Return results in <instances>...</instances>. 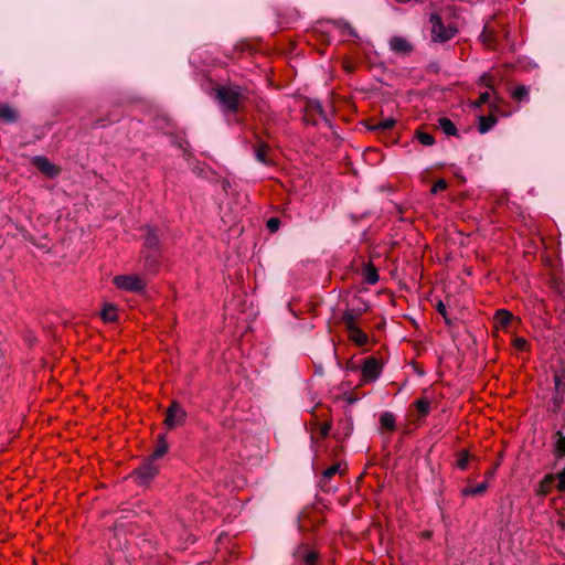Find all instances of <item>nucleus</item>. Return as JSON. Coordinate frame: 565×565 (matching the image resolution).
<instances>
[{
    "label": "nucleus",
    "mask_w": 565,
    "mask_h": 565,
    "mask_svg": "<svg viewBox=\"0 0 565 565\" xmlns=\"http://www.w3.org/2000/svg\"><path fill=\"white\" fill-rule=\"evenodd\" d=\"M215 97L224 113H238L247 100V90L241 86L222 85L215 89Z\"/></svg>",
    "instance_id": "obj_1"
},
{
    "label": "nucleus",
    "mask_w": 565,
    "mask_h": 565,
    "mask_svg": "<svg viewBox=\"0 0 565 565\" xmlns=\"http://www.w3.org/2000/svg\"><path fill=\"white\" fill-rule=\"evenodd\" d=\"M115 287L122 291L140 292L146 287V281L139 275H118L113 278Z\"/></svg>",
    "instance_id": "obj_2"
},
{
    "label": "nucleus",
    "mask_w": 565,
    "mask_h": 565,
    "mask_svg": "<svg viewBox=\"0 0 565 565\" xmlns=\"http://www.w3.org/2000/svg\"><path fill=\"white\" fill-rule=\"evenodd\" d=\"M431 39L435 42H446L452 39L457 33V28L452 24L444 25L441 18L437 14L430 15Z\"/></svg>",
    "instance_id": "obj_3"
},
{
    "label": "nucleus",
    "mask_w": 565,
    "mask_h": 565,
    "mask_svg": "<svg viewBox=\"0 0 565 565\" xmlns=\"http://www.w3.org/2000/svg\"><path fill=\"white\" fill-rule=\"evenodd\" d=\"M186 413L183 407L177 403L172 402L169 406L164 419V424L168 428H174L177 426L183 425L185 422Z\"/></svg>",
    "instance_id": "obj_4"
},
{
    "label": "nucleus",
    "mask_w": 565,
    "mask_h": 565,
    "mask_svg": "<svg viewBox=\"0 0 565 565\" xmlns=\"http://www.w3.org/2000/svg\"><path fill=\"white\" fill-rule=\"evenodd\" d=\"M294 556L302 565H316L319 558L318 552L308 544L297 546Z\"/></svg>",
    "instance_id": "obj_5"
},
{
    "label": "nucleus",
    "mask_w": 565,
    "mask_h": 565,
    "mask_svg": "<svg viewBox=\"0 0 565 565\" xmlns=\"http://www.w3.org/2000/svg\"><path fill=\"white\" fill-rule=\"evenodd\" d=\"M382 373V364L377 359L370 356L365 359L362 366V381L374 382Z\"/></svg>",
    "instance_id": "obj_6"
},
{
    "label": "nucleus",
    "mask_w": 565,
    "mask_h": 565,
    "mask_svg": "<svg viewBox=\"0 0 565 565\" xmlns=\"http://www.w3.org/2000/svg\"><path fill=\"white\" fill-rule=\"evenodd\" d=\"M388 45L392 52L401 56L409 55L414 50L412 42L399 35L392 36L388 41Z\"/></svg>",
    "instance_id": "obj_7"
},
{
    "label": "nucleus",
    "mask_w": 565,
    "mask_h": 565,
    "mask_svg": "<svg viewBox=\"0 0 565 565\" xmlns=\"http://www.w3.org/2000/svg\"><path fill=\"white\" fill-rule=\"evenodd\" d=\"M153 461L154 460L150 458V460L145 462L134 472V477L138 483L146 484L158 473V467L153 463Z\"/></svg>",
    "instance_id": "obj_8"
},
{
    "label": "nucleus",
    "mask_w": 565,
    "mask_h": 565,
    "mask_svg": "<svg viewBox=\"0 0 565 565\" xmlns=\"http://www.w3.org/2000/svg\"><path fill=\"white\" fill-rule=\"evenodd\" d=\"M32 163L47 178L54 179L56 178L61 169L52 163L47 158L42 156H36L32 159Z\"/></svg>",
    "instance_id": "obj_9"
},
{
    "label": "nucleus",
    "mask_w": 565,
    "mask_h": 565,
    "mask_svg": "<svg viewBox=\"0 0 565 565\" xmlns=\"http://www.w3.org/2000/svg\"><path fill=\"white\" fill-rule=\"evenodd\" d=\"M513 320L514 316L510 311L505 309H499L493 317L494 329L497 331L502 330L508 332V328Z\"/></svg>",
    "instance_id": "obj_10"
},
{
    "label": "nucleus",
    "mask_w": 565,
    "mask_h": 565,
    "mask_svg": "<svg viewBox=\"0 0 565 565\" xmlns=\"http://www.w3.org/2000/svg\"><path fill=\"white\" fill-rule=\"evenodd\" d=\"M481 43L488 49H495L497 35L495 30L491 23H486L480 34Z\"/></svg>",
    "instance_id": "obj_11"
},
{
    "label": "nucleus",
    "mask_w": 565,
    "mask_h": 565,
    "mask_svg": "<svg viewBox=\"0 0 565 565\" xmlns=\"http://www.w3.org/2000/svg\"><path fill=\"white\" fill-rule=\"evenodd\" d=\"M348 338L358 347H363L369 343V335L363 332L359 326L353 327L352 329L345 330Z\"/></svg>",
    "instance_id": "obj_12"
},
{
    "label": "nucleus",
    "mask_w": 565,
    "mask_h": 565,
    "mask_svg": "<svg viewBox=\"0 0 565 565\" xmlns=\"http://www.w3.org/2000/svg\"><path fill=\"white\" fill-rule=\"evenodd\" d=\"M555 482V475L548 473L546 475L540 482L536 493L539 495L545 497L551 493Z\"/></svg>",
    "instance_id": "obj_13"
},
{
    "label": "nucleus",
    "mask_w": 565,
    "mask_h": 565,
    "mask_svg": "<svg viewBox=\"0 0 565 565\" xmlns=\"http://www.w3.org/2000/svg\"><path fill=\"white\" fill-rule=\"evenodd\" d=\"M359 317L360 313L355 312L354 310H345L341 317V321L344 326V329L348 330L358 326Z\"/></svg>",
    "instance_id": "obj_14"
},
{
    "label": "nucleus",
    "mask_w": 565,
    "mask_h": 565,
    "mask_svg": "<svg viewBox=\"0 0 565 565\" xmlns=\"http://www.w3.org/2000/svg\"><path fill=\"white\" fill-rule=\"evenodd\" d=\"M497 122V118L492 115H489V116H481L479 118V127H478V130L481 132V134H486L487 131H489Z\"/></svg>",
    "instance_id": "obj_15"
},
{
    "label": "nucleus",
    "mask_w": 565,
    "mask_h": 565,
    "mask_svg": "<svg viewBox=\"0 0 565 565\" xmlns=\"http://www.w3.org/2000/svg\"><path fill=\"white\" fill-rule=\"evenodd\" d=\"M380 424L382 429L393 431L395 429V417L392 413H383L380 417Z\"/></svg>",
    "instance_id": "obj_16"
},
{
    "label": "nucleus",
    "mask_w": 565,
    "mask_h": 565,
    "mask_svg": "<svg viewBox=\"0 0 565 565\" xmlns=\"http://www.w3.org/2000/svg\"><path fill=\"white\" fill-rule=\"evenodd\" d=\"M489 487L488 481L481 482L476 487H466L462 489L461 493L462 495H480L487 491Z\"/></svg>",
    "instance_id": "obj_17"
},
{
    "label": "nucleus",
    "mask_w": 565,
    "mask_h": 565,
    "mask_svg": "<svg viewBox=\"0 0 565 565\" xmlns=\"http://www.w3.org/2000/svg\"><path fill=\"white\" fill-rule=\"evenodd\" d=\"M0 120H2L4 122L15 121L17 120L15 110L8 105H1L0 106Z\"/></svg>",
    "instance_id": "obj_18"
},
{
    "label": "nucleus",
    "mask_w": 565,
    "mask_h": 565,
    "mask_svg": "<svg viewBox=\"0 0 565 565\" xmlns=\"http://www.w3.org/2000/svg\"><path fill=\"white\" fill-rule=\"evenodd\" d=\"M530 89L525 85L516 86L512 92L511 96L516 102H526L529 99Z\"/></svg>",
    "instance_id": "obj_19"
},
{
    "label": "nucleus",
    "mask_w": 565,
    "mask_h": 565,
    "mask_svg": "<svg viewBox=\"0 0 565 565\" xmlns=\"http://www.w3.org/2000/svg\"><path fill=\"white\" fill-rule=\"evenodd\" d=\"M438 125L440 129L448 136H455L457 134L455 124L447 117L439 118Z\"/></svg>",
    "instance_id": "obj_20"
},
{
    "label": "nucleus",
    "mask_w": 565,
    "mask_h": 565,
    "mask_svg": "<svg viewBox=\"0 0 565 565\" xmlns=\"http://www.w3.org/2000/svg\"><path fill=\"white\" fill-rule=\"evenodd\" d=\"M554 385L557 395H563L565 392V370L555 372Z\"/></svg>",
    "instance_id": "obj_21"
},
{
    "label": "nucleus",
    "mask_w": 565,
    "mask_h": 565,
    "mask_svg": "<svg viewBox=\"0 0 565 565\" xmlns=\"http://www.w3.org/2000/svg\"><path fill=\"white\" fill-rule=\"evenodd\" d=\"M100 317L106 322H114L117 320V308L113 305H106L102 312Z\"/></svg>",
    "instance_id": "obj_22"
},
{
    "label": "nucleus",
    "mask_w": 565,
    "mask_h": 565,
    "mask_svg": "<svg viewBox=\"0 0 565 565\" xmlns=\"http://www.w3.org/2000/svg\"><path fill=\"white\" fill-rule=\"evenodd\" d=\"M254 150H255V157L259 162H262L264 164L269 163V160L267 158L268 146H266L264 142H258L255 146Z\"/></svg>",
    "instance_id": "obj_23"
},
{
    "label": "nucleus",
    "mask_w": 565,
    "mask_h": 565,
    "mask_svg": "<svg viewBox=\"0 0 565 565\" xmlns=\"http://www.w3.org/2000/svg\"><path fill=\"white\" fill-rule=\"evenodd\" d=\"M168 451V443L163 436H160L153 454L151 455L152 460L161 458Z\"/></svg>",
    "instance_id": "obj_24"
},
{
    "label": "nucleus",
    "mask_w": 565,
    "mask_h": 565,
    "mask_svg": "<svg viewBox=\"0 0 565 565\" xmlns=\"http://www.w3.org/2000/svg\"><path fill=\"white\" fill-rule=\"evenodd\" d=\"M396 124V120L393 118H386L377 121L375 125L371 127L372 130L375 131H386L392 129Z\"/></svg>",
    "instance_id": "obj_25"
},
{
    "label": "nucleus",
    "mask_w": 565,
    "mask_h": 565,
    "mask_svg": "<svg viewBox=\"0 0 565 565\" xmlns=\"http://www.w3.org/2000/svg\"><path fill=\"white\" fill-rule=\"evenodd\" d=\"M364 279L366 282H369L371 285H374L379 281V274H377L376 268L373 265L369 264L367 266H365Z\"/></svg>",
    "instance_id": "obj_26"
},
{
    "label": "nucleus",
    "mask_w": 565,
    "mask_h": 565,
    "mask_svg": "<svg viewBox=\"0 0 565 565\" xmlns=\"http://www.w3.org/2000/svg\"><path fill=\"white\" fill-rule=\"evenodd\" d=\"M495 83V75L491 72L483 73L479 78V84L489 89H493Z\"/></svg>",
    "instance_id": "obj_27"
},
{
    "label": "nucleus",
    "mask_w": 565,
    "mask_h": 565,
    "mask_svg": "<svg viewBox=\"0 0 565 565\" xmlns=\"http://www.w3.org/2000/svg\"><path fill=\"white\" fill-rule=\"evenodd\" d=\"M414 405L420 416H426L430 412V402L427 398H419Z\"/></svg>",
    "instance_id": "obj_28"
},
{
    "label": "nucleus",
    "mask_w": 565,
    "mask_h": 565,
    "mask_svg": "<svg viewBox=\"0 0 565 565\" xmlns=\"http://www.w3.org/2000/svg\"><path fill=\"white\" fill-rule=\"evenodd\" d=\"M416 137L423 146L429 147L435 143V138L428 132L417 131Z\"/></svg>",
    "instance_id": "obj_29"
},
{
    "label": "nucleus",
    "mask_w": 565,
    "mask_h": 565,
    "mask_svg": "<svg viewBox=\"0 0 565 565\" xmlns=\"http://www.w3.org/2000/svg\"><path fill=\"white\" fill-rule=\"evenodd\" d=\"M468 462H469V452L467 450H461L459 454H458V458H457V467L461 470H465L467 467H468Z\"/></svg>",
    "instance_id": "obj_30"
},
{
    "label": "nucleus",
    "mask_w": 565,
    "mask_h": 565,
    "mask_svg": "<svg viewBox=\"0 0 565 565\" xmlns=\"http://www.w3.org/2000/svg\"><path fill=\"white\" fill-rule=\"evenodd\" d=\"M512 345L518 351H527L530 348L527 340L522 337H515L513 339Z\"/></svg>",
    "instance_id": "obj_31"
},
{
    "label": "nucleus",
    "mask_w": 565,
    "mask_h": 565,
    "mask_svg": "<svg viewBox=\"0 0 565 565\" xmlns=\"http://www.w3.org/2000/svg\"><path fill=\"white\" fill-rule=\"evenodd\" d=\"M555 450L557 456H565V435L561 431L557 433Z\"/></svg>",
    "instance_id": "obj_32"
},
{
    "label": "nucleus",
    "mask_w": 565,
    "mask_h": 565,
    "mask_svg": "<svg viewBox=\"0 0 565 565\" xmlns=\"http://www.w3.org/2000/svg\"><path fill=\"white\" fill-rule=\"evenodd\" d=\"M340 468H341L340 463L331 465L323 471V478L331 479L334 475L341 473L342 471L340 470Z\"/></svg>",
    "instance_id": "obj_33"
},
{
    "label": "nucleus",
    "mask_w": 565,
    "mask_h": 565,
    "mask_svg": "<svg viewBox=\"0 0 565 565\" xmlns=\"http://www.w3.org/2000/svg\"><path fill=\"white\" fill-rule=\"evenodd\" d=\"M158 243H159V238H158L157 234L153 231H149L146 236L145 244L148 247H157Z\"/></svg>",
    "instance_id": "obj_34"
},
{
    "label": "nucleus",
    "mask_w": 565,
    "mask_h": 565,
    "mask_svg": "<svg viewBox=\"0 0 565 565\" xmlns=\"http://www.w3.org/2000/svg\"><path fill=\"white\" fill-rule=\"evenodd\" d=\"M446 188H447V183H446V181H445L444 179H439V180H437V181L433 184V186H431V189H430V192H431L433 194H436V193H438V192H440V191L446 190Z\"/></svg>",
    "instance_id": "obj_35"
},
{
    "label": "nucleus",
    "mask_w": 565,
    "mask_h": 565,
    "mask_svg": "<svg viewBox=\"0 0 565 565\" xmlns=\"http://www.w3.org/2000/svg\"><path fill=\"white\" fill-rule=\"evenodd\" d=\"M557 479V489L562 492H565V469L558 472L555 476V480Z\"/></svg>",
    "instance_id": "obj_36"
},
{
    "label": "nucleus",
    "mask_w": 565,
    "mask_h": 565,
    "mask_svg": "<svg viewBox=\"0 0 565 565\" xmlns=\"http://www.w3.org/2000/svg\"><path fill=\"white\" fill-rule=\"evenodd\" d=\"M267 228L270 231V232H276L278 231L279 228V225H280V221L279 218L277 217H270L268 221H267Z\"/></svg>",
    "instance_id": "obj_37"
},
{
    "label": "nucleus",
    "mask_w": 565,
    "mask_h": 565,
    "mask_svg": "<svg viewBox=\"0 0 565 565\" xmlns=\"http://www.w3.org/2000/svg\"><path fill=\"white\" fill-rule=\"evenodd\" d=\"M490 99H491V93H490V92H484V93H482V94L479 96V98H478V100L475 103V105H476L477 107H480L481 105L489 103V102H490Z\"/></svg>",
    "instance_id": "obj_38"
},
{
    "label": "nucleus",
    "mask_w": 565,
    "mask_h": 565,
    "mask_svg": "<svg viewBox=\"0 0 565 565\" xmlns=\"http://www.w3.org/2000/svg\"><path fill=\"white\" fill-rule=\"evenodd\" d=\"M330 429H331L330 423L321 424L320 427H319V435H320V437L321 438H326L329 435Z\"/></svg>",
    "instance_id": "obj_39"
},
{
    "label": "nucleus",
    "mask_w": 565,
    "mask_h": 565,
    "mask_svg": "<svg viewBox=\"0 0 565 565\" xmlns=\"http://www.w3.org/2000/svg\"><path fill=\"white\" fill-rule=\"evenodd\" d=\"M500 466V461H498L493 468L489 469L486 473H484V477L487 480L491 479L494 477L495 472H497V468Z\"/></svg>",
    "instance_id": "obj_40"
},
{
    "label": "nucleus",
    "mask_w": 565,
    "mask_h": 565,
    "mask_svg": "<svg viewBox=\"0 0 565 565\" xmlns=\"http://www.w3.org/2000/svg\"><path fill=\"white\" fill-rule=\"evenodd\" d=\"M437 310L440 315H443L444 317H446V306L443 303V302H439L437 305Z\"/></svg>",
    "instance_id": "obj_41"
},
{
    "label": "nucleus",
    "mask_w": 565,
    "mask_h": 565,
    "mask_svg": "<svg viewBox=\"0 0 565 565\" xmlns=\"http://www.w3.org/2000/svg\"><path fill=\"white\" fill-rule=\"evenodd\" d=\"M347 401H348V403L353 404L356 402V397H353L350 395V396H348Z\"/></svg>",
    "instance_id": "obj_42"
},
{
    "label": "nucleus",
    "mask_w": 565,
    "mask_h": 565,
    "mask_svg": "<svg viewBox=\"0 0 565 565\" xmlns=\"http://www.w3.org/2000/svg\"><path fill=\"white\" fill-rule=\"evenodd\" d=\"M344 28L348 30L349 34H351V35H353V34H354V32H353V30H352V28H351V26H349V25H347V24H345V25H344Z\"/></svg>",
    "instance_id": "obj_43"
}]
</instances>
